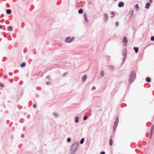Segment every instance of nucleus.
I'll return each mask as SVG.
<instances>
[{
	"mask_svg": "<svg viewBox=\"0 0 154 154\" xmlns=\"http://www.w3.org/2000/svg\"><path fill=\"white\" fill-rule=\"evenodd\" d=\"M136 77V73L135 71H132L130 73L129 75V79L128 82L131 84L133 82L134 80L135 79Z\"/></svg>",
	"mask_w": 154,
	"mask_h": 154,
	"instance_id": "f257e3e1",
	"label": "nucleus"
},
{
	"mask_svg": "<svg viewBox=\"0 0 154 154\" xmlns=\"http://www.w3.org/2000/svg\"><path fill=\"white\" fill-rule=\"evenodd\" d=\"M79 144L78 142L74 143L72 145L70 148V150L72 152H75L77 150Z\"/></svg>",
	"mask_w": 154,
	"mask_h": 154,
	"instance_id": "f03ea898",
	"label": "nucleus"
},
{
	"mask_svg": "<svg viewBox=\"0 0 154 154\" xmlns=\"http://www.w3.org/2000/svg\"><path fill=\"white\" fill-rule=\"evenodd\" d=\"M74 39V37H71L69 36L65 38L64 41L66 43H70L72 42Z\"/></svg>",
	"mask_w": 154,
	"mask_h": 154,
	"instance_id": "7ed1b4c3",
	"label": "nucleus"
},
{
	"mask_svg": "<svg viewBox=\"0 0 154 154\" xmlns=\"http://www.w3.org/2000/svg\"><path fill=\"white\" fill-rule=\"evenodd\" d=\"M103 20L105 21H106L108 18V14H104L103 15Z\"/></svg>",
	"mask_w": 154,
	"mask_h": 154,
	"instance_id": "20e7f679",
	"label": "nucleus"
},
{
	"mask_svg": "<svg viewBox=\"0 0 154 154\" xmlns=\"http://www.w3.org/2000/svg\"><path fill=\"white\" fill-rule=\"evenodd\" d=\"M108 69L111 71H113L115 69V67L114 66L112 65H109L108 66Z\"/></svg>",
	"mask_w": 154,
	"mask_h": 154,
	"instance_id": "39448f33",
	"label": "nucleus"
},
{
	"mask_svg": "<svg viewBox=\"0 0 154 154\" xmlns=\"http://www.w3.org/2000/svg\"><path fill=\"white\" fill-rule=\"evenodd\" d=\"M119 122V117L118 116H117V117L116 118L115 121V122L114 124V126L115 127H117V125L118 124Z\"/></svg>",
	"mask_w": 154,
	"mask_h": 154,
	"instance_id": "423d86ee",
	"label": "nucleus"
},
{
	"mask_svg": "<svg viewBox=\"0 0 154 154\" xmlns=\"http://www.w3.org/2000/svg\"><path fill=\"white\" fill-rule=\"evenodd\" d=\"M87 77V75H84L81 81L82 82H85L86 80Z\"/></svg>",
	"mask_w": 154,
	"mask_h": 154,
	"instance_id": "0eeeda50",
	"label": "nucleus"
},
{
	"mask_svg": "<svg viewBox=\"0 0 154 154\" xmlns=\"http://www.w3.org/2000/svg\"><path fill=\"white\" fill-rule=\"evenodd\" d=\"M83 16L85 21L87 22H88V20L87 18V14L86 13H84Z\"/></svg>",
	"mask_w": 154,
	"mask_h": 154,
	"instance_id": "6e6552de",
	"label": "nucleus"
},
{
	"mask_svg": "<svg viewBox=\"0 0 154 154\" xmlns=\"http://www.w3.org/2000/svg\"><path fill=\"white\" fill-rule=\"evenodd\" d=\"M126 54H127V52H126V50L124 51L123 52V55L124 56V61H124L125 59Z\"/></svg>",
	"mask_w": 154,
	"mask_h": 154,
	"instance_id": "1a4fd4ad",
	"label": "nucleus"
},
{
	"mask_svg": "<svg viewBox=\"0 0 154 154\" xmlns=\"http://www.w3.org/2000/svg\"><path fill=\"white\" fill-rule=\"evenodd\" d=\"M123 42L125 44H126L128 43V41L126 37H124L123 38Z\"/></svg>",
	"mask_w": 154,
	"mask_h": 154,
	"instance_id": "9d476101",
	"label": "nucleus"
},
{
	"mask_svg": "<svg viewBox=\"0 0 154 154\" xmlns=\"http://www.w3.org/2000/svg\"><path fill=\"white\" fill-rule=\"evenodd\" d=\"M112 136H111L110 137V138L109 140V145L110 146H111L112 144L113 140L112 139Z\"/></svg>",
	"mask_w": 154,
	"mask_h": 154,
	"instance_id": "9b49d317",
	"label": "nucleus"
},
{
	"mask_svg": "<svg viewBox=\"0 0 154 154\" xmlns=\"http://www.w3.org/2000/svg\"><path fill=\"white\" fill-rule=\"evenodd\" d=\"M124 5V3L123 2H121L119 3L118 4V6L119 7H122Z\"/></svg>",
	"mask_w": 154,
	"mask_h": 154,
	"instance_id": "f8f14e48",
	"label": "nucleus"
},
{
	"mask_svg": "<svg viewBox=\"0 0 154 154\" xmlns=\"http://www.w3.org/2000/svg\"><path fill=\"white\" fill-rule=\"evenodd\" d=\"M110 14L112 15L110 17L113 18L114 17V16H115V13L113 11H111Z\"/></svg>",
	"mask_w": 154,
	"mask_h": 154,
	"instance_id": "ddd939ff",
	"label": "nucleus"
},
{
	"mask_svg": "<svg viewBox=\"0 0 154 154\" xmlns=\"http://www.w3.org/2000/svg\"><path fill=\"white\" fill-rule=\"evenodd\" d=\"M134 11L133 10H132L129 13V15H130V17H131L132 16H133L134 14Z\"/></svg>",
	"mask_w": 154,
	"mask_h": 154,
	"instance_id": "4468645a",
	"label": "nucleus"
},
{
	"mask_svg": "<svg viewBox=\"0 0 154 154\" xmlns=\"http://www.w3.org/2000/svg\"><path fill=\"white\" fill-rule=\"evenodd\" d=\"M7 30L8 31H12L13 29H12V26H8L7 28Z\"/></svg>",
	"mask_w": 154,
	"mask_h": 154,
	"instance_id": "2eb2a0df",
	"label": "nucleus"
},
{
	"mask_svg": "<svg viewBox=\"0 0 154 154\" xmlns=\"http://www.w3.org/2000/svg\"><path fill=\"white\" fill-rule=\"evenodd\" d=\"M100 75L102 77H103L104 76V72L103 70H102L100 71Z\"/></svg>",
	"mask_w": 154,
	"mask_h": 154,
	"instance_id": "dca6fc26",
	"label": "nucleus"
},
{
	"mask_svg": "<svg viewBox=\"0 0 154 154\" xmlns=\"http://www.w3.org/2000/svg\"><path fill=\"white\" fill-rule=\"evenodd\" d=\"M79 120V117H75V121L76 123H77L78 122Z\"/></svg>",
	"mask_w": 154,
	"mask_h": 154,
	"instance_id": "f3484780",
	"label": "nucleus"
},
{
	"mask_svg": "<svg viewBox=\"0 0 154 154\" xmlns=\"http://www.w3.org/2000/svg\"><path fill=\"white\" fill-rule=\"evenodd\" d=\"M53 115L56 117H59L58 114L57 112H54L53 113Z\"/></svg>",
	"mask_w": 154,
	"mask_h": 154,
	"instance_id": "a211bd4d",
	"label": "nucleus"
},
{
	"mask_svg": "<svg viewBox=\"0 0 154 154\" xmlns=\"http://www.w3.org/2000/svg\"><path fill=\"white\" fill-rule=\"evenodd\" d=\"M6 13L8 14H10L11 13V10L10 9L6 10Z\"/></svg>",
	"mask_w": 154,
	"mask_h": 154,
	"instance_id": "6ab92c4d",
	"label": "nucleus"
},
{
	"mask_svg": "<svg viewBox=\"0 0 154 154\" xmlns=\"http://www.w3.org/2000/svg\"><path fill=\"white\" fill-rule=\"evenodd\" d=\"M149 5H150V4L149 3H147L146 5L145 8L146 9L149 8Z\"/></svg>",
	"mask_w": 154,
	"mask_h": 154,
	"instance_id": "aec40b11",
	"label": "nucleus"
},
{
	"mask_svg": "<svg viewBox=\"0 0 154 154\" xmlns=\"http://www.w3.org/2000/svg\"><path fill=\"white\" fill-rule=\"evenodd\" d=\"M146 81L147 82H151V79H150V78L149 77H147L146 78Z\"/></svg>",
	"mask_w": 154,
	"mask_h": 154,
	"instance_id": "412c9836",
	"label": "nucleus"
},
{
	"mask_svg": "<svg viewBox=\"0 0 154 154\" xmlns=\"http://www.w3.org/2000/svg\"><path fill=\"white\" fill-rule=\"evenodd\" d=\"M134 49L135 50L136 53L138 52V49L137 47H134Z\"/></svg>",
	"mask_w": 154,
	"mask_h": 154,
	"instance_id": "4be33fe9",
	"label": "nucleus"
},
{
	"mask_svg": "<svg viewBox=\"0 0 154 154\" xmlns=\"http://www.w3.org/2000/svg\"><path fill=\"white\" fill-rule=\"evenodd\" d=\"M26 65V63L25 62H23L20 65V66L22 67H24Z\"/></svg>",
	"mask_w": 154,
	"mask_h": 154,
	"instance_id": "5701e85b",
	"label": "nucleus"
},
{
	"mask_svg": "<svg viewBox=\"0 0 154 154\" xmlns=\"http://www.w3.org/2000/svg\"><path fill=\"white\" fill-rule=\"evenodd\" d=\"M78 12L79 14H82L83 13V9L82 8L80 9L78 11Z\"/></svg>",
	"mask_w": 154,
	"mask_h": 154,
	"instance_id": "b1692460",
	"label": "nucleus"
},
{
	"mask_svg": "<svg viewBox=\"0 0 154 154\" xmlns=\"http://www.w3.org/2000/svg\"><path fill=\"white\" fill-rule=\"evenodd\" d=\"M84 138H82L80 141V143L81 144H82L84 141Z\"/></svg>",
	"mask_w": 154,
	"mask_h": 154,
	"instance_id": "393cba45",
	"label": "nucleus"
},
{
	"mask_svg": "<svg viewBox=\"0 0 154 154\" xmlns=\"http://www.w3.org/2000/svg\"><path fill=\"white\" fill-rule=\"evenodd\" d=\"M154 130V126L153 125L152 126L150 132H153Z\"/></svg>",
	"mask_w": 154,
	"mask_h": 154,
	"instance_id": "a878e982",
	"label": "nucleus"
},
{
	"mask_svg": "<svg viewBox=\"0 0 154 154\" xmlns=\"http://www.w3.org/2000/svg\"><path fill=\"white\" fill-rule=\"evenodd\" d=\"M135 8L136 9H138L139 8V6L138 4H136L135 6Z\"/></svg>",
	"mask_w": 154,
	"mask_h": 154,
	"instance_id": "bb28decb",
	"label": "nucleus"
},
{
	"mask_svg": "<svg viewBox=\"0 0 154 154\" xmlns=\"http://www.w3.org/2000/svg\"><path fill=\"white\" fill-rule=\"evenodd\" d=\"M67 141L68 142H70L71 141V139L70 138H68L67 139Z\"/></svg>",
	"mask_w": 154,
	"mask_h": 154,
	"instance_id": "cd10ccee",
	"label": "nucleus"
},
{
	"mask_svg": "<svg viewBox=\"0 0 154 154\" xmlns=\"http://www.w3.org/2000/svg\"><path fill=\"white\" fill-rule=\"evenodd\" d=\"M87 118H88V116H85L83 117V119L84 120H85L87 119Z\"/></svg>",
	"mask_w": 154,
	"mask_h": 154,
	"instance_id": "c85d7f7f",
	"label": "nucleus"
},
{
	"mask_svg": "<svg viewBox=\"0 0 154 154\" xmlns=\"http://www.w3.org/2000/svg\"><path fill=\"white\" fill-rule=\"evenodd\" d=\"M46 84L47 85H50L51 84V82L50 81H47L46 82Z\"/></svg>",
	"mask_w": 154,
	"mask_h": 154,
	"instance_id": "c756f323",
	"label": "nucleus"
},
{
	"mask_svg": "<svg viewBox=\"0 0 154 154\" xmlns=\"http://www.w3.org/2000/svg\"><path fill=\"white\" fill-rule=\"evenodd\" d=\"M151 40L152 41H154V36H152L151 37Z\"/></svg>",
	"mask_w": 154,
	"mask_h": 154,
	"instance_id": "7c9ffc66",
	"label": "nucleus"
},
{
	"mask_svg": "<svg viewBox=\"0 0 154 154\" xmlns=\"http://www.w3.org/2000/svg\"><path fill=\"white\" fill-rule=\"evenodd\" d=\"M153 132H150V138L151 139L152 137V135L153 134Z\"/></svg>",
	"mask_w": 154,
	"mask_h": 154,
	"instance_id": "2f4dec72",
	"label": "nucleus"
},
{
	"mask_svg": "<svg viewBox=\"0 0 154 154\" xmlns=\"http://www.w3.org/2000/svg\"><path fill=\"white\" fill-rule=\"evenodd\" d=\"M46 78L48 80L50 79V76L49 75L47 76L46 77Z\"/></svg>",
	"mask_w": 154,
	"mask_h": 154,
	"instance_id": "473e14b6",
	"label": "nucleus"
},
{
	"mask_svg": "<svg viewBox=\"0 0 154 154\" xmlns=\"http://www.w3.org/2000/svg\"><path fill=\"white\" fill-rule=\"evenodd\" d=\"M116 25L117 27L119 26V22L118 21H117L116 22Z\"/></svg>",
	"mask_w": 154,
	"mask_h": 154,
	"instance_id": "72a5a7b5",
	"label": "nucleus"
},
{
	"mask_svg": "<svg viewBox=\"0 0 154 154\" xmlns=\"http://www.w3.org/2000/svg\"><path fill=\"white\" fill-rule=\"evenodd\" d=\"M117 128V127H115V126H114V130H113V131H115L116 129V128Z\"/></svg>",
	"mask_w": 154,
	"mask_h": 154,
	"instance_id": "f704fd0d",
	"label": "nucleus"
},
{
	"mask_svg": "<svg viewBox=\"0 0 154 154\" xmlns=\"http://www.w3.org/2000/svg\"><path fill=\"white\" fill-rule=\"evenodd\" d=\"M100 154H105V152L104 151H102L100 152Z\"/></svg>",
	"mask_w": 154,
	"mask_h": 154,
	"instance_id": "c9c22d12",
	"label": "nucleus"
},
{
	"mask_svg": "<svg viewBox=\"0 0 154 154\" xmlns=\"http://www.w3.org/2000/svg\"><path fill=\"white\" fill-rule=\"evenodd\" d=\"M96 89V88L95 87H92L91 88L92 90H93L94 89Z\"/></svg>",
	"mask_w": 154,
	"mask_h": 154,
	"instance_id": "e433bc0d",
	"label": "nucleus"
},
{
	"mask_svg": "<svg viewBox=\"0 0 154 154\" xmlns=\"http://www.w3.org/2000/svg\"><path fill=\"white\" fill-rule=\"evenodd\" d=\"M67 74V73H65L63 74V76H65Z\"/></svg>",
	"mask_w": 154,
	"mask_h": 154,
	"instance_id": "4c0bfd02",
	"label": "nucleus"
},
{
	"mask_svg": "<svg viewBox=\"0 0 154 154\" xmlns=\"http://www.w3.org/2000/svg\"><path fill=\"white\" fill-rule=\"evenodd\" d=\"M3 84L2 83H0V86L3 87Z\"/></svg>",
	"mask_w": 154,
	"mask_h": 154,
	"instance_id": "58836bf2",
	"label": "nucleus"
},
{
	"mask_svg": "<svg viewBox=\"0 0 154 154\" xmlns=\"http://www.w3.org/2000/svg\"><path fill=\"white\" fill-rule=\"evenodd\" d=\"M33 107L34 108H35L36 107V105L35 104H34L33 105Z\"/></svg>",
	"mask_w": 154,
	"mask_h": 154,
	"instance_id": "ea45409f",
	"label": "nucleus"
},
{
	"mask_svg": "<svg viewBox=\"0 0 154 154\" xmlns=\"http://www.w3.org/2000/svg\"><path fill=\"white\" fill-rule=\"evenodd\" d=\"M70 154H76L74 152H72Z\"/></svg>",
	"mask_w": 154,
	"mask_h": 154,
	"instance_id": "a19ab883",
	"label": "nucleus"
},
{
	"mask_svg": "<svg viewBox=\"0 0 154 154\" xmlns=\"http://www.w3.org/2000/svg\"><path fill=\"white\" fill-rule=\"evenodd\" d=\"M152 2V0H149V2L150 3H151V2Z\"/></svg>",
	"mask_w": 154,
	"mask_h": 154,
	"instance_id": "79ce46f5",
	"label": "nucleus"
},
{
	"mask_svg": "<svg viewBox=\"0 0 154 154\" xmlns=\"http://www.w3.org/2000/svg\"><path fill=\"white\" fill-rule=\"evenodd\" d=\"M2 26L1 25H0V29H1L2 28Z\"/></svg>",
	"mask_w": 154,
	"mask_h": 154,
	"instance_id": "37998d69",
	"label": "nucleus"
},
{
	"mask_svg": "<svg viewBox=\"0 0 154 154\" xmlns=\"http://www.w3.org/2000/svg\"><path fill=\"white\" fill-rule=\"evenodd\" d=\"M4 78H5V79H6L7 78V76H5L4 77Z\"/></svg>",
	"mask_w": 154,
	"mask_h": 154,
	"instance_id": "c03bdc74",
	"label": "nucleus"
}]
</instances>
